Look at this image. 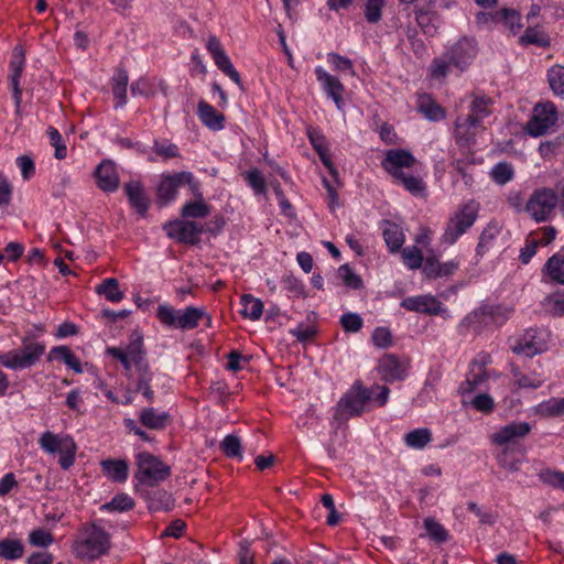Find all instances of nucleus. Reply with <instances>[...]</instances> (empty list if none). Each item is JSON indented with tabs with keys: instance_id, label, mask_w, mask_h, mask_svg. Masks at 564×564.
I'll return each instance as SVG.
<instances>
[{
	"instance_id": "1",
	"label": "nucleus",
	"mask_w": 564,
	"mask_h": 564,
	"mask_svg": "<svg viewBox=\"0 0 564 564\" xmlns=\"http://www.w3.org/2000/svg\"><path fill=\"white\" fill-rule=\"evenodd\" d=\"M478 53L475 39L464 36L453 44L441 57L435 58L431 65V75L434 78H444L451 68L465 70Z\"/></svg>"
},
{
	"instance_id": "2",
	"label": "nucleus",
	"mask_w": 564,
	"mask_h": 564,
	"mask_svg": "<svg viewBox=\"0 0 564 564\" xmlns=\"http://www.w3.org/2000/svg\"><path fill=\"white\" fill-rule=\"evenodd\" d=\"M491 105L490 98L473 95L469 113L466 117H457L455 121V138L458 144H469L478 132L485 130L484 119L490 116Z\"/></svg>"
},
{
	"instance_id": "3",
	"label": "nucleus",
	"mask_w": 564,
	"mask_h": 564,
	"mask_svg": "<svg viewBox=\"0 0 564 564\" xmlns=\"http://www.w3.org/2000/svg\"><path fill=\"white\" fill-rule=\"evenodd\" d=\"M110 535L95 523L84 525L78 540L74 543L76 557L94 561L108 553L110 549Z\"/></svg>"
},
{
	"instance_id": "4",
	"label": "nucleus",
	"mask_w": 564,
	"mask_h": 564,
	"mask_svg": "<svg viewBox=\"0 0 564 564\" xmlns=\"http://www.w3.org/2000/svg\"><path fill=\"white\" fill-rule=\"evenodd\" d=\"M44 352L45 345L35 340V335L28 333L18 349L0 354V365L11 370L29 369L39 362Z\"/></svg>"
},
{
	"instance_id": "5",
	"label": "nucleus",
	"mask_w": 564,
	"mask_h": 564,
	"mask_svg": "<svg viewBox=\"0 0 564 564\" xmlns=\"http://www.w3.org/2000/svg\"><path fill=\"white\" fill-rule=\"evenodd\" d=\"M135 465V491H140L141 486L154 487L159 482L167 479L171 475V467L169 465L164 464L159 457L147 452H142L137 455Z\"/></svg>"
},
{
	"instance_id": "6",
	"label": "nucleus",
	"mask_w": 564,
	"mask_h": 564,
	"mask_svg": "<svg viewBox=\"0 0 564 564\" xmlns=\"http://www.w3.org/2000/svg\"><path fill=\"white\" fill-rule=\"evenodd\" d=\"M371 394L372 389L364 387L359 381L355 382L338 401L334 420L343 423L350 417L361 415L366 403L371 399Z\"/></svg>"
},
{
	"instance_id": "7",
	"label": "nucleus",
	"mask_w": 564,
	"mask_h": 564,
	"mask_svg": "<svg viewBox=\"0 0 564 564\" xmlns=\"http://www.w3.org/2000/svg\"><path fill=\"white\" fill-rule=\"evenodd\" d=\"M158 317L166 326L180 329H193L198 326L202 318L206 317L207 325H210L212 318L204 308L188 306L185 310H174L169 305L158 307Z\"/></svg>"
},
{
	"instance_id": "8",
	"label": "nucleus",
	"mask_w": 564,
	"mask_h": 564,
	"mask_svg": "<svg viewBox=\"0 0 564 564\" xmlns=\"http://www.w3.org/2000/svg\"><path fill=\"white\" fill-rule=\"evenodd\" d=\"M557 204L558 196L556 192L549 187H541L533 191L523 209L533 220L542 223L551 218Z\"/></svg>"
},
{
	"instance_id": "9",
	"label": "nucleus",
	"mask_w": 564,
	"mask_h": 564,
	"mask_svg": "<svg viewBox=\"0 0 564 564\" xmlns=\"http://www.w3.org/2000/svg\"><path fill=\"white\" fill-rule=\"evenodd\" d=\"M39 444L48 454H59L58 463L63 469L74 464L77 446L70 436H58L47 431L42 434Z\"/></svg>"
},
{
	"instance_id": "10",
	"label": "nucleus",
	"mask_w": 564,
	"mask_h": 564,
	"mask_svg": "<svg viewBox=\"0 0 564 564\" xmlns=\"http://www.w3.org/2000/svg\"><path fill=\"white\" fill-rule=\"evenodd\" d=\"M477 218V212L473 204L464 205L449 218L442 241L453 245L466 230L473 226Z\"/></svg>"
},
{
	"instance_id": "11",
	"label": "nucleus",
	"mask_w": 564,
	"mask_h": 564,
	"mask_svg": "<svg viewBox=\"0 0 564 564\" xmlns=\"http://www.w3.org/2000/svg\"><path fill=\"white\" fill-rule=\"evenodd\" d=\"M183 185H188L192 193L198 191V182L194 180L191 172L183 171L164 176L158 186V202L166 205L175 198L177 188Z\"/></svg>"
},
{
	"instance_id": "12",
	"label": "nucleus",
	"mask_w": 564,
	"mask_h": 564,
	"mask_svg": "<svg viewBox=\"0 0 564 564\" xmlns=\"http://www.w3.org/2000/svg\"><path fill=\"white\" fill-rule=\"evenodd\" d=\"M169 238L181 243L195 246L200 241L205 227L193 220H173L164 225Z\"/></svg>"
},
{
	"instance_id": "13",
	"label": "nucleus",
	"mask_w": 564,
	"mask_h": 564,
	"mask_svg": "<svg viewBox=\"0 0 564 564\" xmlns=\"http://www.w3.org/2000/svg\"><path fill=\"white\" fill-rule=\"evenodd\" d=\"M557 121L556 108L552 102L536 106L533 117L528 121L525 130L532 137H541Z\"/></svg>"
},
{
	"instance_id": "14",
	"label": "nucleus",
	"mask_w": 564,
	"mask_h": 564,
	"mask_svg": "<svg viewBox=\"0 0 564 564\" xmlns=\"http://www.w3.org/2000/svg\"><path fill=\"white\" fill-rule=\"evenodd\" d=\"M409 368V360H401L392 354H387L380 358L377 367L381 380L389 383L404 380L408 377Z\"/></svg>"
},
{
	"instance_id": "15",
	"label": "nucleus",
	"mask_w": 564,
	"mask_h": 564,
	"mask_svg": "<svg viewBox=\"0 0 564 564\" xmlns=\"http://www.w3.org/2000/svg\"><path fill=\"white\" fill-rule=\"evenodd\" d=\"M416 163L413 154L405 149H391L386 151L381 162L383 170L393 178L402 176L403 169H410Z\"/></svg>"
},
{
	"instance_id": "16",
	"label": "nucleus",
	"mask_w": 564,
	"mask_h": 564,
	"mask_svg": "<svg viewBox=\"0 0 564 564\" xmlns=\"http://www.w3.org/2000/svg\"><path fill=\"white\" fill-rule=\"evenodd\" d=\"M489 362L490 357L488 355H479L473 360L466 380L459 387L462 394L471 393L487 381L489 376L486 366Z\"/></svg>"
},
{
	"instance_id": "17",
	"label": "nucleus",
	"mask_w": 564,
	"mask_h": 564,
	"mask_svg": "<svg viewBox=\"0 0 564 564\" xmlns=\"http://www.w3.org/2000/svg\"><path fill=\"white\" fill-rule=\"evenodd\" d=\"M206 48L212 55L216 66L230 79H232L237 85L241 86V78L239 73L231 64L229 57L227 56L225 50L223 48V45L215 35H210L208 37Z\"/></svg>"
},
{
	"instance_id": "18",
	"label": "nucleus",
	"mask_w": 564,
	"mask_h": 564,
	"mask_svg": "<svg viewBox=\"0 0 564 564\" xmlns=\"http://www.w3.org/2000/svg\"><path fill=\"white\" fill-rule=\"evenodd\" d=\"M531 431V426L527 422H512L499 429L491 436L494 444L503 446L514 444L519 440L525 437Z\"/></svg>"
},
{
	"instance_id": "19",
	"label": "nucleus",
	"mask_w": 564,
	"mask_h": 564,
	"mask_svg": "<svg viewBox=\"0 0 564 564\" xmlns=\"http://www.w3.org/2000/svg\"><path fill=\"white\" fill-rule=\"evenodd\" d=\"M401 306L408 311L429 315H437L441 312V302L432 295L406 297L401 302Z\"/></svg>"
},
{
	"instance_id": "20",
	"label": "nucleus",
	"mask_w": 564,
	"mask_h": 564,
	"mask_svg": "<svg viewBox=\"0 0 564 564\" xmlns=\"http://www.w3.org/2000/svg\"><path fill=\"white\" fill-rule=\"evenodd\" d=\"M315 74L317 80L322 84L326 94L334 100L338 109H341L343 106V94H344V85L340 80L328 74L321 66L316 67Z\"/></svg>"
},
{
	"instance_id": "21",
	"label": "nucleus",
	"mask_w": 564,
	"mask_h": 564,
	"mask_svg": "<svg viewBox=\"0 0 564 564\" xmlns=\"http://www.w3.org/2000/svg\"><path fill=\"white\" fill-rule=\"evenodd\" d=\"M24 63H25L24 52L21 48L15 47L13 58L10 63L11 70H12V74L10 76V83H11V87H12L13 99H14L17 112L20 111L21 99H22V90L20 88V77H21L23 68H24Z\"/></svg>"
},
{
	"instance_id": "22",
	"label": "nucleus",
	"mask_w": 564,
	"mask_h": 564,
	"mask_svg": "<svg viewBox=\"0 0 564 564\" xmlns=\"http://www.w3.org/2000/svg\"><path fill=\"white\" fill-rule=\"evenodd\" d=\"M96 180L98 187L104 192H113L119 186V176L116 165L109 161H102L96 169Z\"/></svg>"
},
{
	"instance_id": "23",
	"label": "nucleus",
	"mask_w": 564,
	"mask_h": 564,
	"mask_svg": "<svg viewBox=\"0 0 564 564\" xmlns=\"http://www.w3.org/2000/svg\"><path fill=\"white\" fill-rule=\"evenodd\" d=\"M141 497L148 502L150 511L170 510L173 506L172 495L163 489L148 490L140 488L138 491Z\"/></svg>"
},
{
	"instance_id": "24",
	"label": "nucleus",
	"mask_w": 564,
	"mask_h": 564,
	"mask_svg": "<svg viewBox=\"0 0 564 564\" xmlns=\"http://www.w3.org/2000/svg\"><path fill=\"white\" fill-rule=\"evenodd\" d=\"M124 192L131 206L141 216H145L149 208V200L142 185L139 182H129L124 184Z\"/></svg>"
},
{
	"instance_id": "25",
	"label": "nucleus",
	"mask_w": 564,
	"mask_h": 564,
	"mask_svg": "<svg viewBox=\"0 0 564 564\" xmlns=\"http://www.w3.org/2000/svg\"><path fill=\"white\" fill-rule=\"evenodd\" d=\"M198 117L200 121L214 131L221 130L225 123V117L205 100L198 102Z\"/></svg>"
},
{
	"instance_id": "26",
	"label": "nucleus",
	"mask_w": 564,
	"mask_h": 564,
	"mask_svg": "<svg viewBox=\"0 0 564 564\" xmlns=\"http://www.w3.org/2000/svg\"><path fill=\"white\" fill-rule=\"evenodd\" d=\"M104 474L115 482H124L128 478L129 466L123 459H106L101 462Z\"/></svg>"
},
{
	"instance_id": "27",
	"label": "nucleus",
	"mask_w": 564,
	"mask_h": 564,
	"mask_svg": "<svg viewBox=\"0 0 564 564\" xmlns=\"http://www.w3.org/2000/svg\"><path fill=\"white\" fill-rule=\"evenodd\" d=\"M193 194L197 199L194 202L186 203L181 209V216L183 218H204L208 216L210 213V208L204 202L203 194L200 193V191H195V193Z\"/></svg>"
},
{
	"instance_id": "28",
	"label": "nucleus",
	"mask_w": 564,
	"mask_h": 564,
	"mask_svg": "<svg viewBox=\"0 0 564 564\" xmlns=\"http://www.w3.org/2000/svg\"><path fill=\"white\" fill-rule=\"evenodd\" d=\"M170 414L159 412L154 408H145L140 413V422L148 429L162 430L166 426Z\"/></svg>"
},
{
	"instance_id": "29",
	"label": "nucleus",
	"mask_w": 564,
	"mask_h": 564,
	"mask_svg": "<svg viewBox=\"0 0 564 564\" xmlns=\"http://www.w3.org/2000/svg\"><path fill=\"white\" fill-rule=\"evenodd\" d=\"M510 371L513 378V384L518 389H538L543 383V380L538 373L525 375L514 364L510 365Z\"/></svg>"
},
{
	"instance_id": "30",
	"label": "nucleus",
	"mask_w": 564,
	"mask_h": 564,
	"mask_svg": "<svg viewBox=\"0 0 564 564\" xmlns=\"http://www.w3.org/2000/svg\"><path fill=\"white\" fill-rule=\"evenodd\" d=\"M414 13L415 21L421 31L427 36H434L438 30L436 13L423 9H417Z\"/></svg>"
},
{
	"instance_id": "31",
	"label": "nucleus",
	"mask_w": 564,
	"mask_h": 564,
	"mask_svg": "<svg viewBox=\"0 0 564 564\" xmlns=\"http://www.w3.org/2000/svg\"><path fill=\"white\" fill-rule=\"evenodd\" d=\"M386 227L383 228V239L391 252H397L401 249L404 243V235L401 228L391 221H384Z\"/></svg>"
},
{
	"instance_id": "32",
	"label": "nucleus",
	"mask_w": 564,
	"mask_h": 564,
	"mask_svg": "<svg viewBox=\"0 0 564 564\" xmlns=\"http://www.w3.org/2000/svg\"><path fill=\"white\" fill-rule=\"evenodd\" d=\"M47 359L50 361H52L54 359H62L76 373L83 372L80 361L67 346H57V347L52 348L47 356Z\"/></svg>"
},
{
	"instance_id": "33",
	"label": "nucleus",
	"mask_w": 564,
	"mask_h": 564,
	"mask_svg": "<svg viewBox=\"0 0 564 564\" xmlns=\"http://www.w3.org/2000/svg\"><path fill=\"white\" fill-rule=\"evenodd\" d=\"M419 110L432 121H438L445 118V111L435 100L429 95L419 97Z\"/></svg>"
},
{
	"instance_id": "34",
	"label": "nucleus",
	"mask_w": 564,
	"mask_h": 564,
	"mask_svg": "<svg viewBox=\"0 0 564 564\" xmlns=\"http://www.w3.org/2000/svg\"><path fill=\"white\" fill-rule=\"evenodd\" d=\"M128 82L129 76L124 69H119L112 78V94L117 99L116 108L122 107L127 104Z\"/></svg>"
},
{
	"instance_id": "35",
	"label": "nucleus",
	"mask_w": 564,
	"mask_h": 564,
	"mask_svg": "<svg viewBox=\"0 0 564 564\" xmlns=\"http://www.w3.org/2000/svg\"><path fill=\"white\" fill-rule=\"evenodd\" d=\"M241 315L245 318H249L251 321H258L263 312V303L260 299H256L251 294H245L241 296Z\"/></svg>"
},
{
	"instance_id": "36",
	"label": "nucleus",
	"mask_w": 564,
	"mask_h": 564,
	"mask_svg": "<svg viewBox=\"0 0 564 564\" xmlns=\"http://www.w3.org/2000/svg\"><path fill=\"white\" fill-rule=\"evenodd\" d=\"M432 441V433L429 429H415L404 435V443L410 448L422 449Z\"/></svg>"
},
{
	"instance_id": "37",
	"label": "nucleus",
	"mask_w": 564,
	"mask_h": 564,
	"mask_svg": "<svg viewBox=\"0 0 564 564\" xmlns=\"http://www.w3.org/2000/svg\"><path fill=\"white\" fill-rule=\"evenodd\" d=\"M96 293L104 295L110 302H120L123 293L119 290V282L115 278H108L96 286Z\"/></svg>"
},
{
	"instance_id": "38",
	"label": "nucleus",
	"mask_w": 564,
	"mask_h": 564,
	"mask_svg": "<svg viewBox=\"0 0 564 564\" xmlns=\"http://www.w3.org/2000/svg\"><path fill=\"white\" fill-rule=\"evenodd\" d=\"M547 275L558 284H564V256L553 254L545 263Z\"/></svg>"
},
{
	"instance_id": "39",
	"label": "nucleus",
	"mask_w": 564,
	"mask_h": 564,
	"mask_svg": "<svg viewBox=\"0 0 564 564\" xmlns=\"http://www.w3.org/2000/svg\"><path fill=\"white\" fill-rule=\"evenodd\" d=\"M520 43L522 45H536L539 47H549V36L538 28H528L524 33L520 36Z\"/></svg>"
},
{
	"instance_id": "40",
	"label": "nucleus",
	"mask_w": 564,
	"mask_h": 564,
	"mask_svg": "<svg viewBox=\"0 0 564 564\" xmlns=\"http://www.w3.org/2000/svg\"><path fill=\"white\" fill-rule=\"evenodd\" d=\"M547 80L552 91L560 97L564 96V66L554 65L547 70Z\"/></svg>"
},
{
	"instance_id": "41",
	"label": "nucleus",
	"mask_w": 564,
	"mask_h": 564,
	"mask_svg": "<svg viewBox=\"0 0 564 564\" xmlns=\"http://www.w3.org/2000/svg\"><path fill=\"white\" fill-rule=\"evenodd\" d=\"M514 171L510 163L500 162L496 164L490 172V176L495 183L505 185L513 178Z\"/></svg>"
},
{
	"instance_id": "42",
	"label": "nucleus",
	"mask_w": 564,
	"mask_h": 564,
	"mask_svg": "<svg viewBox=\"0 0 564 564\" xmlns=\"http://www.w3.org/2000/svg\"><path fill=\"white\" fill-rule=\"evenodd\" d=\"M23 554V545L18 540L0 541V557L6 560H17Z\"/></svg>"
},
{
	"instance_id": "43",
	"label": "nucleus",
	"mask_w": 564,
	"mask_h": 564,
	"mask_svg": "<svg viewBox=\"0 0 564 564\" xmlns=\"http://www.w3.org/2000/svg\"><path fill=\"white\" fill-rule=\"evenodd\" d=\"M536 413L544 416H558L564 414V398L563 399H550L544 401L536 406Z\"/></svg>"
},
{
	"instance_id": "44",
	"label": "nucleus",
	"mask_w": 564,
	"mask_h": 564,
	"mask_svg": "<svg viewBox=\"0 0 564 564\" xmlns=\"http://www.w3.org/2000/svg\"><path fill=\"white\" fill-rule=\"evenodd\" d=\"M393 180L398 184L403 185L404 188L413 195H419L425 191V184L421 177L403 173L402 176Z\"/></svg>"
},
{
	"instance_id": "45",
	"label": "nucleus",
	"mask_w": 564,
	"mask_h": 564,
	"mask_svg": "<svg viewBox=\"0 0 564 564\" xmlns=\"http://www.w3.org/2000/svg\"><path fill=\"white\" fill-rule=\"evenodd\" d=\"M134 507L133 499L127 494H118L108 503H105L101 509L111 511H128Z\"/></svg>"
},
{
	"instance_id": "46",
	"label": "nucleus",
	"mask_w": 564,
	"mask_h": 564,
	"mask_svg": "<svg viewBox=\"0 0 564 564\" xmlns=\"http://www.w3.org/2000/svg\"><path fill=\"white\" fill-rule=\"evenodd\" d=\"M401 254L404 264L409 269L415 270L422 267L424 260L423 254L422 251L416 246L404 248Z\"/></svg>"
},
{
	"instance_id": "47",
	"label": "nucleus",
	"mask_w": 564,
	"mask_h": 564,
	"mask_svg": "<svg viewBox=\"0 0 564 564\" xmlns=\"http://www.w3.org/2000/svg\"><path fill=\"white\" fill-rule=\"evenodd\" d=\"M424 528L432 540L437 543L446 542L448 533L444 527L435 521L433 518H426L424 520Z\"/></svg>"
},
{
	"instance_id": "48",
	"label": "nucleus",
	"mask_w": 564,
	"mask_h": 564,
	"mask_svg": "<svg viewBox=\"0 0 564 564\" xmlns=\"http://www.w3.org/2000/svg\"><path fill=\"white\" fill-rule=\"evenodd\" d=\"M338 278L344 282L345 285L358 290L362 286V280L357 275L348 264H343L337 270Z\"/></svg>"
},
{
	"instance_id": "49",
	"label": "nucleus",
	"mask_w": 564,
	"mask_h": 564,
	"mask_svg": "<svg viewBox=\"0 0 564 564\" xmlns=\"http://www.w3.org/2000/svg\"><path fill=\"white\" fill-rule=\"evenodd\" d=\"M221 452L228 457L241 458V443L238 436L227 435L220 443Z\"/></svg>"
},
{
	"instance_id": "50",
	"label": "nucleus",
	"mask_w": 564,
	"mask_h": 564,
	"mask_svg": "<svg viewBox=\"0 0 564 564\" xmlns=\"http://www.w3.org/2000/svg\"><path fill=\"white\" fill-rule=\"evenodd\" d=\"M511 350L517 355H523L525 357H533L539 354V348L532 339H527V336H524V338L517 339L511 346Z\"/></svg>"
},
{
	"instance_id": "51",
	"label": "nucleus",
	"mask_w": 564,
	"mask_h": 564,
	"mask_svg": "<svg viewBox=\"0 0 564 564\" xmlns=\"http://www.w3.org/2000/svg\"><path fill=\"white\" fill-rule=\"evenodd\" d=\"M482 313L490 316L496 324H503L511 315L512 310L501 305L485 306Z\"/></svg>"
},
{
	"instance_id": "52",
	"label": "nucleus",
	"mask_w": 564,
	"mask_h": 564,
	"mask_svg": "<svg viewBox=\"0 0 564 564\" xmlns=\"http://www.w3.org/2000/svg\"><path fill=\"white\" fill-rule=\"evenodd\" d=\"M362 318L357 313H346L340 317V325L347 333H356L362 327Z\"/></svg>"
},
{
	"instance_id": "53",
	"label": "nucleus",
	"mask_w": 564,
	"mask_h": 564,
	"mask_svg": "<svg viewBox=\"0 0 564 564\" xmlns=\"http://www.w3.org/2000/svg\"><path fill=\"white\" fill-rule=\"evenodd\" d=\"M384 0H367L365 6V17L368 22L377 23L381 19V10Z\"/></svg>"
},
{
	"instance_id": "54",
	"label": "nucleus",
	"mask_w": 564,
	"mask_h": 564,
	"mask_svg": "<svg viewBox=\"0 0 564 564\" xmlns=\"http://www.w3.org/2000/svg\"><path fill=\"white\" fill-rule=\"evenodd\" d=\"M496 18L499 20H502L510 30L516 33L521 29V24L519 23L520 17L519 14L512 10V9H501L497 14Z\"/></svg>"
},
{
	"instance_id": "55",
	"label": "nucleus",
	"mask_w": 564,
	"mask_h": 564,
	"mask_svg": "<svg viewBox=\"0 0 564 564\" xmlns=\"http://www.w3.org/2000/svg\"><path fill=\"white\" fill-rule=\"evenodd\" d=\"M53 535L44 530V529H36L33 530L30 533L29 542L33 546H40V547H47L50 544L53 543Z\"/></svg>"
},
{
	"instance_id": "56",
	"label": "nucleus",
	"mask_w": 564,
	"mask_h": 564,
	"mask_svg": "<svg viewBox=\"0 0 564 564\" xmlns=\"http://www.w3.org/2000/svg\"><path fill=\"white\" fill-rule=\"evenodd\" d=\"M246 180L249 185L259 194H263L267 191L265 181L261 172L257 169L250 170L246 173Z\"/></svg>"
},
{
	"instance_id": "57",
	"label": "nucleus",
	"mask_w": 564,
	"mask_h": 564,
	"mask_svg": "<svg viewBox=\"0 0 564 564\" xmlns=\"http://www.w3.org/2000/svg\"><path fill=\"white\" fill-rule=\"evenodd\" d=\"M471 404L476 410L488 413L492 411L495 402L489 394L480 393L473 399Z\"/></svg>"
},
{
	"instance_id": "58",
	"label": "nucleus",
	"mask_w": 564,
	"mask_h": 564,
	"mask_svg": "<svg viewBox=\"0 0 564 564\" xmlns=\"http://www.w3.org/2000/svg\"><path fill=\"white\" fill-rule=\"evenodd\" d=\"M372 341L376 346L386 348L391 345L392 336L388 328L378 327L372 334Z\"/></svg>"
},
{
	"instance_id": "59",
	"label": "nucleus",
	"mask_w": 564,
	"mask_h": 564,
	"mask_svg": "<svg viewBox=\"0 0 564 564\" xmlns=\"http://www.w3.org/2000/svg\"><path fill=\"white\" fill-rule=\"evenodd\" d=\"M328 57L332 61L335 69L340 72H349L351 75H355L352 63L349 58L340 56L336 53H329Z\"/></svg>"
},
{
	"instance_id": "60",
	"label": "nucleus",
	"mask_w": 564,
	"mask_h": 564,
	"mask_svg": "<svg viewBox=\"0 0 564 564\" xmlns=\"http://www.w3.org/2000/svg\"><path fill=\"white\" fill-rule=\"evenodd\" d=\"M467 508L479 518L481 524L492 525L496 522L497 517L490 511H482L476 502H468Z\"/></svg>"
},
{
	"instance_id": "61",
	"label": "nucleus",
	"mask_w": 564,
	"mask_h": 564,
	"mask_svg": "<svg viewBox=\"0 0 564 564\" xmlns=\"http://www.w3.org/2000/svg\"><path fill=\"white\" fill-rule=\"evenodd\" d=\"M151 380H152L151 376H144V377H138V382H137V391L141 392L142 395L149 402H153V400H154V392L150 386Z\"/></svg>"
},
{
	"instance_id": "62",
	"label": "nucleus",
	"mask_w": 564,
	"mask_h": 564,
	"mask_svg": "<svg viewBox=\"0 0 564 564\" xmlns=\"http://www.w3.org/2000/svg\"><path fill=\"white\" fill-rule=\"evenodd\" d=\"M17 163L21 169L24 180H29L35 172L33 160L28 155H21L17 159Z\"/></svg>"
},
{
	"instance_id": "63",
	"label": "nucleus",
	"mask_w": 564,
	"mask_h": 564,
	"mask_svg": "<svg viewBox=\"0 0 564 564\" xmlns=\"http://www.w3.org/2000/svg\"><path fill=\"white\" fill-rule=\"evenodd\" d=\"M423 272L424 274L430 279L437 278V271L440 270V262L434 257H427L425 260H423Z\"/></svg>"
},
{
	"instance_id": "64",
	"label": "nucleus",
	"mask_w": 564,
	"mask_h": 564,
	"mask_svg": "<svg viewBox=\"0 0 564 564\" xmlns=\"http://www.w3.org/2000/svg\"><path fill=\"white\" fill-rule=\"evenodd\" d=\"M455 171L460 174L466 186L470 187L474 184V177L467 172V165L462 160H456L452 163Z\"/></svg>"
}]
</instances>
